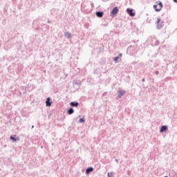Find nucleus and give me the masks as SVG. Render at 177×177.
<instances>
[{
  "instance_id": "nucleus-1",
  "label": "nucleus",
  "mask_w": 177,
  "mask_h": 177,
  "mask_svg": "<svg viewBox=\"0 0 177 177\" xmlns=\"http://www.w3.org/2000/svg\"><path fill=\"white\" fill-rule=\"evenodd\" d=\"M156 24H157L156 28L158 30H160V28H162V27H164V21H161V19L160 18H157Z\"/></svg>"
},
{
  "instance_id": "nucleus-2",
  "label": "nucleus",
  "mask_w": 177,
  "mask_h": 177,
  "mask_svg": "<svg viewBox=\"0 0 177 177\" xmlns=\"http://www.w3.org/2000/svg\"><path fill=\"white\" fill-rule=\"evenodd\" d=\"M119 11L120 10L118 9V7H114L111 11V16H117V13H118Z\"/></svg>"
},
{
  "instance_id": "nucleus-3",
  "label": "nucleus",
  "mask_w": 177,
  "mask_h": 177,
  "mask_svg": "<svg viewBox=\"0 0 177 177\" xmlns=\"http://www.w3.org/2000/svg\"><path fill=\"white\" fill-rule=\"evenodd\" d=\"M127 12L131 17H135V12H133V10L131 8H127Z\"/></svg>"
},
{
  "instance_id": "nucleus-4",
  "label": "nucleus",
  "mask_w": 177,
  "mask_h": 177,
  "mask_svg": "<svg viewBox=\"0 0 177 177\" xmlns=\"http://www.w3.org/2000/svg\"><path fill=\"white\" fill-rule=\"evenodd\" d=\"M10 140H12V142H13V143L17 142V140H20V138H19V137H17L16 135H15V136H11L10 137Z\"/></svg>"
},
{
  "instance_id": "nucleus-5",
  "label": "nucleus",
  "mask_w": 177,
  "mask_h": 177,
  "mask_svg": "<svg viewBox=\"0 0 177 177\" xmlns=\"http://www.w3.org/2000/svg\"><path fill=\"white\" fill-rule=\"evenodd\" d=\"M50 100H52V99H50V97H48L46 98V107H50L52 106L53 102Z\"/></svg>"
},
{
  "instance_id": "nucleus-6",
  "label": "nucleus",
  "mask_w": 177,
  "mask_h": 177,
  "mask_svg": "<svg viewBox=\"0 0 177 177\" xmlns=\"http://www.w3.org/2000/svg\"><path fill=\"white\" fill-rule=\"evenodd\" d=\"M168 131V126L163 125L160 127V133H163V132H167Z\"/></svg>"
},
{
  "instance_id": "nucleus-7",
  "label": "nucleus",
  "mask_w": 177,
  "mask_h": 177,
  "mask_svg": "<svg viewBox=\"0 0 177 177\" xmlns=\"http://www.w3.org/2000/svg\"><path fill=\"white\" fill-rule=\"evenodd\" d=\"M118 97H119V99H121V97H122V96H124V95H125V93H127L126 91H119L118 92Z\"/></svg>"
},
{
  "instance_id": "nucleus-8",
  "label": "nucleus",
  "mask_w": 177,
  "mask_h": 177,
  "mask_svg": "<svg viewBox=\"0 0 177 177\" xmlns=\"http://www.w3.org/2000/svg\"><path fill=\"white\" fill-rule=\"evenodd\" d=\"M95 15L97 17L102 18L103 17L104 12L103 11H97Z\"/></svg>"
},
{
  "instance_id": "nucleus-9",
  "label": "nucleus",
  "mask_w": 177,
  "mask_h": 177,
  "mask_svg": "<svg viewBox=\"0 0 177 177\" xmlns=\"http://www.w3.org/2000/svg\"><path fill=\"white\" fill-rule=\"evenodd\" d=\"M70 106H71V107H78L80 106V103H78V102H71Z\"/></svg>"
},
{
  "instance_id": "nucleus-10",
  "label": "nucleus",
  "mask_w": 177,
  "mask_h": 177,
  "mask_svg": "<svg viewBox=\"0 0 177 177\" xmlns=\"http://www.w3.org/2000/svg\"><path fill=\"white\" fill-rule=\"evenodd\" d=\"M91 172H93V167H88V168L86 169V175H89V174H90Z\"/></svg>"
},
{
  "instance_id": "nucleus-11",
  "label": "nucleus",
  "mask_w": 177,
  "mask_h": 177,
  "mask_svg": "<svg viewBox=\"0 0 177 177\" xmlns=\"http://www.w3.org/2000/svg\"><path fill=\"white\" fill-rule=\"evenodd\" d=\"M158 9H156V12H160L161 9H162V7L164 6L162 5V3L161 1L159 2L158 3Z\"/></svg>"
},
{
  "instance_id": "nucleus-12",
  "label": "nucleus",
  "mask_w": 177,
  "mask_h": 177,
  "mask_svg": "<svg viewBox=\"0 0 177 177\" xmlns=\"http://www.w3.org/2000/svg\"><path fill=\"white\" fill-rule=\"evenodd\" d=\"M64 37H65V38H67V39H69V38H71V37H73V35L69 32H66L64 34Z\"/></svg>"
},
{
  "instance_id": "nucleus-13",
  "label": "nucleus",
  "mask_w": 177,
  "mask_h": 177,
  "mask_svg": "<svg viewBox=\"0 0 177 177\" xmlns=\"http://www.w3.org/2000/svg\"><path fill=\"white\" fill-rule=\"evenodd\" d=\"M67 113L69 115H71V114H74V109H73L72 107L71 108H69L67 111Z\"/></svg>"
},
{
  "instance_id": "nucleus-14",
  "label": "nucleus",
  "mask_w": 177,
  "mask_h": 177,
  "mask_svg": "<svg viewBox=\"0 0 177 177\" xmlns=\"http://www.w3.org/2000/svg\"><path fill=\"white\" fill-rule=\"evenodd\" d=\"M73 84H75V85H81V81H80V80H73Z\"/></svg>"
},
{
  "instance_id": "nucleus-15",
  "label": "nucleus",
  "mask_w": 177,
  "mask_h": 177,
  "mask_svg": "<svg viewBox=\"0 0 177 177\" xmlns=\"http://www.w3.org/2000/svg\"><path fill=\"white\" fill-rule=\"evenodd\" d=\"M79 122L80 123L85 122V119H84L83 118H80L79 120Z\"/></svg>"
},
{
  "instance_id": "nucleus-16",
  "label": "nucleus",
  "mask_w": 177,
  "mask_h": 177,
  "mask_svg": "<svg viewBox=\"0 0 177 177\" xmlns=\"http://www.w3.org/2000/svg\"><path fill=\"white\" fill-rule=\"evenodd\" d=\"M158 5H153V9L155 10V12H157L156 9H158Z\"/></svg>"
},
{
  "instance_id": "nucleus-17",
  "label": "nucleus",
  "mask_w": 177,
  "mask_h": 177,
  "mask_svg": "<svg viewBox=\"0 0 177 177\" xmlns=\"http://www.w3.org/2000/svg\"><path fill=\"white\" fill-rule=\"evenodd\" d=\"M118 59H120V57H115L113 58V61H114V62H118Z\"/></svg>"
},
{
  "instance_id": "nucleus-18",
  "label": "nucleus",
  "mask_w": 177,
  "mask_h": 177,
  "mask_svg": "<svg viewBox=\"0 0 177 177\" xmlns=\"http://www.w3.org/2000/svg\"><path fill=\"white\" fill-rule=\"evenodd\" d=\"M108 177H113V173H108Z\"/></svg>"
},
{
  "instance_id": "nucleus-19",
  "label": "nucleus",
  "mask_w": 177,
  "mask_h": 177,
  "mask_svg": "<svg viewBox=\"0 0 177 177\" xmlns=\"http://www.w3.org/2000/svg\"><path fill=\"white\" fill-rule=\"evenodd\" d=\"M155 74H156V75H158V74H160V72H158V71H156L155 72Z\"/></svg>"
},
{
  "instance_id": "nucleus-20",
  "label": "nucleus",
  "mask_w": 177,
  "mask_h": 177,
  "mask_svg": "<svg viewBox=\"0 0 177 177\" xmlns=\"http://www.w3.org/2000/svg\"><path fill=\"white\" fill-rule=\"evenodd\" d=\"M91 8H93V6H94L93 3H91Z\"/></svg>"
},
{
  "instance_id": "nucleus-21",
  "label": "nucleus",
  "mask_w": 177,
  "mask_h": 177,
  "mask_svg": "<svg viewBox=\"0 0 177 177\" xmlns=\"http://www.w3.org/2000/svg\"><path fill=\"white\" fill-rule=\"evenodd\" d=\"M47 23H48V24H50L51 21L48 20V21H47Z\"/></svg>"
},
{
  "instance_id": "nucleus-22",
  "label": "nucleus",
  "mask_w": 177,
  "mask_h": 177,
  "mask_svg": "<svg viewBox=\"0 0 177 177\" xmlns=\"http://www.w3.org/2000/svg\"><path fill=\"white\" fill-rule=\"evenodd\" d=\"M119 56L121 57H122V53H120L119 54Z\"/></svg>"
},
{
  "instance_id": "nucleus-23",
  "label": "nucleus",
  "mask_w": 177,
  "mask_h": 177,
  "mask_svg": "<svg viewBox=\"0 0 177 177\" xmlns=\"http://www.w3.org/2000/svg\"><path fill=\"white\" fill-rule=\"evenodd\" d=\"M175 3H177V0H173Z\"/></svg>"
},
{
  "instance_id": "nucleus-24",
  "label": "nucleus",
  "mask_w": 177,
  "mask_h": 177,
  "mask_svg": "<svg viewBox=\"0 0 177 177\" xmlns=\"http://www.w3.org/2000/svg\"><path fill=\"white\" fill-rule=\"evenodd\" d=\"M142 82H145V78L142 80Z\"/></svg>"
},
{
  "instance_id": "nucleus-25",
  "label": "nucleus",
  "mask_w": 177,
  "mask_h": 177,
  "mask_svg": "<svg viewBox=\"0 0 177 177\" xmlns=\"http://www.w3.org/2000/svg\"><path fill=\"white\" fill-rule=\"evenodd\" d=\"M116 162H118V159H115Z\"/></svg>"
},
{
  "instance_id": "nucleus-26",
  "label": "nucleus",
  "mask_w": 177,
  "mask_h": 177,
  "mask_svg": "<svg viewBox=\"0 0 177 177\" xmlns=\"http://www.w3.org/2000/svg\"><path fill=\"white\" fill-rule=\"evenodd\" d=\"M32 128H34V126H32Z\"/></svg>"
}]
</instances>
